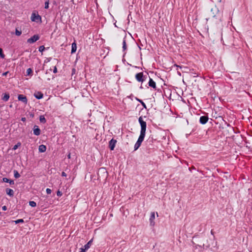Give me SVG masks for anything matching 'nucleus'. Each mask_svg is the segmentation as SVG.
Listing matches in <instances>:
<instances>
[{"label": "nucleus", "mask_w": 252, "mask_h": 252, "mask_svg": "<svg viewBox=\"0 0 252 252\" xmlns=\"http://www.w3.org/2000/svg\"><path fill=\"white\" fill-rule=\"evenodd\" d=\"M138 122L141 126L140 134L145 135L147 127L146 122L143 121L141 116L139 118Z\"/></svg>", "instance_id": "obj_1"}, {"label": "nucleus", "mask_w": 252, "mask_h": 252, "mask_svg": "<svg viewBox=\"0 0 252 252\" xmlns=\"http://www.w3.org/2000/svg\"><path fill=\"white\" fill-rule=\"evenodd\" d=\"M31 19L32 21L35 22L36 23L41 22V17L38 14L37 12H33L32 14Z\"/></svg>", "instance_id": "obj_2"}, {"label": "nucleus", "mask_w": 252, "mask_h": 252, "mask_svg": "<svg viewBox=\"0 0 252 252\" xmlns=\"http://www.w3.org/2000/svg\"><path fill=\"white\" fill-rule=\"evenodd\" d=\"M145 136V135H142V134H140L138 139L134 145V151L137 150L140 147V146L141 145L142 142L143 141V140L144 139Z\"/></svg>", "instance_id": "obj_3"}, {"label": "nucleus", "mask_w": 252, "mask_h": 252, "mask_svg": "<svg viewBox=\"0 0 252 252\" xmlns=\"http://www.w3.org/2000/svg\"><path fill=\"white\" fill-rule=\"evenodd\" d=\"M135 77L138 82H141L142 83L145 81L146 78V76H144L143 72H139L136 74Z\"/></svg>", "instance_id": "obj_4"}, {"label": "nucleus", "mask_w": 252, "mask_h": 252, "mask_svg": "<svg viewBox=\"0 0 252 252\" xmlns=\"http://www.w3.org/2000/svg\"><path fill=\"white\" fill-rule=\"evenodd\" d=\"M40 37L38 34H34L31 38L27 40V42L30 44H32L37 41L39 39Z\"/></svg>", "instance_id": "obj_5"}, {"label": "nucleus", "mask_w": 252, "mask_h": 252, "mask_svg": "<svg viewBox=\"0 0 252 252\" xmlns=\"http://www.w3.org/2000/svg\"><path fill=\"white\" fill-rule=\"evenodd\" d=\"M117 143V140L116 139H114L112 138L109 142V148L110 149V150L113 151L114 150L116 144Z\"/></svg>", "instance_id": "obj_6"}, {"label": "nucleus", "mask_w": 252, "mask_h": 252, "mask_svg": "<svg viewBox=\"0 0 252 252\" xmlns=\"http://www.w3.org/2000/svg\"><path fill=\"white\" fill-rule=\"evenodd\" d=\"M18 99L19 101H22L25 104H27L28 99L27 97L23 94H19L18 96Z\"/></svg>", "instance_id": "obj_7"}, {"label": "nucleus", "mask_w": 252, "mask_h": 252, "mask_svg": "<svg viewBox=\"0 0 252 252\" xmlns=\"http://www.w3.org/2000/svg\"><path fill=\"white\" fill-rule=\"evenodd\" d=\"M33 134L36 136H38L40 134L41 130L38 126L35 125L33 128Z\"/></svg>", "instance_id": "obj_8"}, {"label": "nucleus", "mask_w": 252, "mask_h": 252, "mask_svg": "<svg viewBox=\"0 0 252 252\" xmlns=\"http://www.w3.org/2000/svg\"><path fill=\"white\" fill-rule=\"evenodd\" d=\"M208 121V117L207 116H202L200 117L199 122L202 125L205 124Z\"/></svg>", "instance_id": "obj_9"}, {"label": "nucleus", "mask_w": 252, "mask_h": 252, "mask_svg": "<svg viewBox=\"0 0 252 252\" xmlns=\"http://www.w3.org/2000/svg\"><path fill=\"white\" fill-rule=\"evenodd\" d=\"M33 95L38 99H41L43 97V94L41 92H35Z\"/></svg>", "instance_id": "obj_10"}, {"label": "nucleus", "mask_w": 252, "mask_h": 252, "mask_svg": "<svg viewBox=\"0 0 252 252\" xmlns=\"http://www.w3.org/2000/svg\"><path fill=\"white\" fill-rule=\"evenodd\" d=\"M148 85L150 87L153 88V89H156L157 87L156 82L151 78H150Z\"/></svg>", "instance_id": "obj_11"}, {"label": "nucleus", "mask_w": 252, "mask_h": 252, "mask_svg": "<svg viewBox=\"0 0 252 252\" xmlns=\"http://www.w3.org/2000/svg\"><path fill=\"white\" fill-rule=\"evenodd\" d=\"M76 49H77V45H76L75 42H74L73 43H72L71 53L72 54L75 53L76 51Z\"/></svg>", "instance_id": "obj_12"}, {"label": "nucleus", "mask_w": 252, "mask_h": 252, "mask_svg": "<svg viewBox=\"0 0 252 252\" xmlns=\"http://www.w3.org/2000/svg\"><path fill=\"white\" fill-rule=\"evenodd\" d=\"M38 150L39 152L43 153L46 150V147L44 145H41L39 146Z\"/></svg>", "instance_id": "obj_13"}, {"label": "nucleus", "mask_w": 252, "mask_h": 252, "mask_svg": "<svg viewBox=\"0 0 252 252\" xmlns=\"http://www.w3.org/2000/svg\"><path fill=\"white\" fill-rule=\"evenodd\" d=\"M6 192L10 196H13L14 195V191L12 189H8V188L6 189Z\"/></svg>", "instance_id": "obj_14"}, {"label": "nucleus", "mask_w": 252, "mask_h": 252, "mask_svg": "<svg viewBox=\"0 0 252 252\" xmlns=\"http://www.w3.org/2000/svg\"><path fill=\"white\" fill-rule=\"evenodd\" d=\"M9 94L8 93H5L3 96L2 97V100L4 101H7L9 98Z\"/></svg>", "instance_id": "obj_15"}, {"label": "nucleus", "mask_w": 252, "mask_h": 252, "mask_svg": "<svg viewBox=\"0 0 252 252\" xmlns=\"http://www.w3.org/2000/svg\"><path fill=\"white\" fill-rule=\"evenodd\" d=\"M93 242V239L90 240L85 246L84 247L86 250H88L91 247L92 243Z\"/></svg>", "instance_id": "obj_16"}, {"label": "nucleus", "mask_w": 252, "mask_h": 252, "mask_svg": "<svg viewBox=\"0 0 252 252\" xmlns=\"http://www.w3.org/2000/svg\"><path fill=\"white\" fill-rule=\"evenodd\" d=\"M155 213L152 212L151 213L150 218V221L151 224H152L153 223V220L155 219Z\"/></svg>", "instance_id": "obj_17"}, {"label": "nucleus", "mask_w": 252, "mask_h": 252, "mask_svg": "<svg viewBox=\"0 0 252 252\" xmlns=\"http://www.w3.org/2000/svg\"><path fill=\"white\" fill-rule=\"evenodd\" d=\"M136 100L137 101H138V102H140V103H141L142 104V105L143 106V107L146 109L147 108V107H146V105L145 104V103L141 100V99H139L137 97H136L135 98Z\"/></svg>", "instance_id": "obj_18"}, {"label": "nucleus", "mask_w": 252, "mask_h": 252, "mask_svg": "<svg viewBox=\"0 0 252 252\" xmlns=\"http://www.w3.org/2000/svg\"><path fill=\"white\" fill-rule=\"evenodd\" d=\"M39 121L42 123H45L46 121L44 116H40L39 117Z\"/></svg>", "instance_id": "obj_19"}, {"label": "nucleus", "mask_w": 252, "mask_h": 252, "mask_svg": "<svg viewBox=\"0 0 252 252\" xmlns=\"http://www.w3.org/2000/svg\"><path fill=\"white\" fill-rule=\"evenodd\" d=\"M123 51H125L126 49V41L125 38L123 39Z\"/></svg>", "instance_id": "obj_20"}, {"label": "nucleus", "mask_w": 252, "mask_h": 252, "mask_svg": "<svg viewBox=\"0 0 252 252\" xmlns=\"http://www.w3.org/2000/svg\"><path fill=\"white\" fill-rule=\"evenodd\" d=\"M14 176L15 178H18L20 177V174L17 170H14Z\"/></svg>", "instance_id": "obj_21"}, {"label": "nucleus", "mask_w": 252, "mask_h": 252, "mask_svg": "<svg viewBox=\"0 0 252 252\" xmlns=\"http://www.w3.org/2000/svg\"><path fill=\"white\" fill-rule=\"evenodd\" d=\"M32 72V69L31 68H28L27 70V71H26V73H27L26 75H27V76L31 75Z\"/></svg>", "instance_id": "obj_22"}, {"label": "nucleus", "mask_w": 252, "mask_h": 252, "mask_svg": "<svg viewBox=\"0 0 252 252\" xmlns=\"http://www.w3.org/2000/svg\"><path fill=\"white\" fill-rule=\"evenodd\" d=\"M29 205L32 207H34L36 206V203L33 201H31L29 202Z\"/></svg>", "instance_id": "obj_23"}, {"label": "nucleus", "mask_w": 252, "mask_h": 252, "mask_svg": "<svg viewBox=\"0 0 252 252\" xmlns=\"http://www.w3.org/2000/svg\"><path fill=\"white\" fill-rule=\"evenodd\" d=\"M45 49V47L43 45H41L40 46H39V48H38V51L40 52H42Z\"/></svg>", "instance_id": "obj_24"}, {"label": "nucleus", "mask_w": 252, "mask_h": 252, "mask_svg": "<svg viewBox=\"0 0 252 252\" xmlns=\"http://www.w3.org/2000/svg\"><path fill=\"white\" fill-rule=\"evenodd\" d=\"M14 221H15V223L16 224H17V223H23V222H24L23 219H19V220H16Z\"/></svg>", "instance_id": "obj_25"}, {"label": "nucleus", "mask_w": 252, "mask_h": 252, "mask_svg": "<svg viewBox=\"0 0 252 252\" xmlns=\"http://www.w3.org/2000/svg\"><path fill=\"white\" fill-rule=\"evenodd\" d=\"M15 34L17 36H20L22 34L21 31H18L17 29H16Z\"/></svg>", "instance_id": "obj_26"}, {"label": "nucleus", "mask_w": 252, "mask_h": 252, "mask_svg": "<svg viewBox=\"0 0 252 252\" xmlns=\"http://www.w3.org/2000/svg\"><path fill=\"white\" fill-rule=\"evenodd\" d=\"M44 8L45 9H48L49 8V0H47L45 2Z\"/></svg>", "instance_id": "obj_27"}, {"label": "nucleus", "mask_w": 252, "mask_h": 252, "mask_svg": "<svg viewBox=\"0 0 252 252\" xmlns=\"http://www.w3.org/2000/svg\"><path fill=\"white\" fill-rule=\"evenodd\" d=\"M0 57L2 58H4V55L2 53V49L0 48Z\"/></svg>", "instance_id": "obj_28"}, {"label": "nucleus", "mask_w": 252, "mask_h": 252, "mask_svg": "<svg viewBox=\"0 0 252 252\" xmlns=\"http://www.w3.org/2000/svg\"><path fill=\"white\" fill-rule=\"evenodd\" d=\"M9 179H8V178H7L4 177V178H2V181H3V182H5V183H8V182H9Z\"/></svg>", "instance_id": "obj_29"}, {"label": "nucleus", "mask_w": 252, "mask_h": 252, "mask_svg": "<svg viewBox=\"0 0 252 252\" xmlns=\"http://www.w3.org/2000/svg\"><path fill=\"white\" fill-rule=\"evenodd\" d=\"M46 191L47 194H50L52 192V190L51 189L47 188V189H46Z\"/></svg>", "instance_id": "obj_30"}, {"label": "nucleus", "mask_w": 252, "mask_h": 252, "mask_svg": "<svg viewBox=\"0 0 252 252\" xmlns=\"http://www.w3.org/2000/svg\"><path fill=\"white\" fill-rule=\"evenodd\" d=\"M9 183L10 185H14V182L13 180H9V182H8Z\"/></svg>", "instance_id": "obj_31"}, {"label": "nucleus", "mask_w": 252, "mask_h": 252, "mask_svg": "<svg viewBox=\"0 0 252 252\" xmlns=\"http://www.w3.org/2000/svg\"><path fill=\"white\" fill-rule=\"evenodd\" d=\"M80 250H81V251H80L81 252H85L87 251V250H86L84 247V248H81L80 249Z\"/></svg>", "instance_id": "obj_32"}, {"label": "nucleus", "mask_w": 252, "mask_h": 252, "mask_svg": "<svg viewBox=\"0 0 252 252\" xmlns=\"http://www.w3.org/2000/svg\"><path fill=\"white\" fill-rule=\"evenodd\" d=\"M53 72L54 73H56L57 72V68L56 67V66L54 67V69H53Z\"/></svg>", "instance_id": "obj_33"}, {"label": "nucleus", "mask_w": 252, "mask_h": 252, "mask_svg": "<svg viewBox=\"0 0 252 252\" xmlns=\"http://www.w3.org/2000/svg\"><path fill=\"white\" fill-rule=\"evenodd\" d=\"M57 194L58 196H61L62 195V193L61 191H58V192H57Z\"/></svg>", "instance_id": "obj_34"}, {"label": "nucleus", "mask_w": 252, "mask_h": 252, "mask_svg": "<svg viewBox=\"0 0 252 252\" xmlns=\"http://www.w3.org/2000/svg\"><path fill=\"white\" fill-rule=\"evenodd\" d=\"M2 210L3 211H6L7 210V207L6 206H3L2 207Z\"/></svg>", "instance_id": "obj_35"}, {"label": "nucleus", "mask_w": 252, "mask_h": 252, "mask_svg": "<svg viewBox=\"0 0 252 252\" xmlns=\"http://www.w3.org/2000/svg\"><path fill=\"white\" fill-rule=\"evenodd\" d=\"M62 176L63 177H66L67 175H66V174L64 172H63L62 173Z\"/></svg>", "instance_id": "obj_36"}, {"label": "nucleus", "mask_w": 252, "mask_h": 252, "mask_svg": "<svg viewBox=\"0 0 252 252\" xmlns=\"http://www.w3.org/2000/svg\"><path fill=\"white\" fill-rule=\"evenodd\" d=\"M21 121L22 122H25L26 121V118L25 117H22L21 118Z\"/></svg>", "instance_id": "obj_37"}, {"label": "nucleus", "mask_w": 252, "mask_h": 252, "mask_svg": "<svg viewBox=\"0 0 252 252\" xmlns=\"http://www.w3.org/2000/svg\"><path fill=\"white\" fill-rule=\"evenodd\" d=\"M8 73V71L3 73H2V76H6V75L7 74V73Z\"/></svg>", "instance_id": "obj_38"}, {"label": "nucleus", "mask_w": 252, "mask_h": 252, "mask_svg": "<svg viewBox=\"0 0 252 252\" xmlns=\"http://www.w3.org/2000/svg\"><path fill=\"white\" fill-rule=\"evenodd\" d=\"M18 145H16L14 146V147L13 148V150H16L18 148Z\"/></svg>", "instance_id": "obj_39"}, {"label": "nucleus", "mask_w": 252, "mask_h": 252, "mask_svg": "<svg viewBox=\"0 0 252 252\" xmlns=\"http://www.w3.org/2000/svg\"><path fill=\"white\" fill-rule=\"evenodd\" d=\"M70 155L71 154H70V153L67 154V157L68 158H71V155Z\"/></svg>", "instance_id": "obj_40"}, {"label": "nucleus", "mask_w": 252, "mask_h": 252, "mask_svg": "<svg viewBox=\"0 0 252 252\" xmlns=\"http://www.w3.org/2000/svg\"><path fill=\"white\" fill-rule=\"evenodd\" d=\"M72 74H73L75 72V69L74 68H73L72 70Z\"/></svg>", "instance_id": "obj_41"}, {"label": "nucleus", "mask_w": 252, "mask_h": 252, "mask_svg": "<svg viewBox=\"0 0 252 252\" xmlns=\"http://www.w3.org/2000/svg\"><path fill=\"white\" fill-rule=\"evenodd\" d=\"M175 66H176L177 68L179 67V68H181V66H179V65H178L177 64H175Z\"/></svg>", "instance_id": "obj_42"}, {"label": "nucleus", "mask_w": 252, "mask_h": 252, "mask_svg": "<svg viewBox=\"0 0 252 252\" xmlns=\"http://www.w3.org/2000/svg\"><path fill=\"white\" fill-rule=\"evenodd\" d=\"M140 89H143V87H142V85H141V86H140Z\"/></svg>", "instance_id": "obj_43"}, {"label": "nucleus", "mask_w": 252, "mask_h": 252, "mask_svg": "<svg viewBox=\"0 0 252 252\" xmlns=\"http://www.w3.org/2000/svg\"><path fill=\"white\" fill-rule=\"evenodd\" d=\"M31 116L32 117H33V114H31Z\"/></svg>", "instance_id": "obj_44"}]
</instances>
